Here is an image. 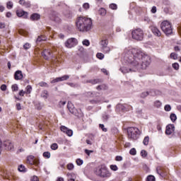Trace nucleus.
I'll use <instances>...</instances> for the list:
<instances>
[{
    "instance_id": "f257e3e1",
    "label": "nucleus",
    "mask_w": 181,
    "mask_h": 181,
    "mask_svg": "<svg viewBox=\"0 0 181 181\" xmlns=\"http://www.w3.org/2000/svg\"><path fill=\"white\" fill-rule=\"evenodd\" d=\"M124 55L125 62L129 63L130 67H134V69L122 66L120 71L123 74L129 73V71H136L139 64L143 70H146L151 64V57L142 52L141 49L128 47L124 49Z\"/></svg>"
},
{
    "instance_id": "f03ea898",
    "label": "nucleus",
    "mask_w": 181,
    "mask_h": 181,
    "mask_svg": "<svg viewBox=\"0 0 181 181\" xmlns=\"http://www.w3.org/2000/svg\"><path fill=\"white\" fill-rule=\"evenodd\" d=\"M76 25L79 32H90L93 29V20L88 17L80 16L77 18Z\"/></svg>"
},
{
    "instance_id": "7ed1b4c3",
    "label": "nucleus",
    "mask_w": 181,
    "mask_h": 181,
    "mask_svg": "<svg viewBox=\"0 0 181 181\" xmlns=\"http://www.w3.org/2000/svg\"><path fill=\"white\" fill-rule=\"evenodd\" d=\"M95 175L99 176V177L108 179V177H111L112 173L110 171H109L108 168L105 167V165H101L96 169Z\"/></svg>"
},
{
    "instance_id": "20e7f679",
    "label": "nucleus",
    "mask_w": 181,
    "mask_h": 181,
    "mask_svg": "<svg viewBox=\"0 0 181 181\" xmlns=\"http://www.w3.org/2000/svg\"><path fill=\"white\" fill-rule=\"evenodd\" d=\"M127 135L129 139L136 141V139L141 135V131L136 127H129L127 129Z\"/></svg>"
},
{
    "instance_id": "39448f33",
    "label": "nucleus",
    "mask_w": 181,
    "mask_h": 181,
    "mask_svg": "<svg viewBox=\"0 0 181 181\" xmlns=\"http://www.w3.org/2000/svg\"><path fill=\"white\" fill-rule=\"evenodd\" d=\"M160 28L166 36H169V35H172V33H173L172 23L168 21H163L160 24Z\"/></svg>"
},
{
    "instance_id": "423d86ee",
    "label": "nucleus",
    "mask_w": 181,
    "mask_h": 181,
    "mask_svg": "<svg viewBox=\"0 0 181 181\" xmlns=\"http://www.w3.org/2000/svg\"><path fill=\"white\" fill-rule=\"evenodd\" d=\"M100 52L103 53L107 54L111 52V48L108 47V40L105 39L102 40L99 42Z\"/></svg>"
},
{
    "instance_id": "0eeeda50",
    "label": "nucleus",
    "mask_w": 181,
    "mask_h": 181,
    "mask_svg": "<svg viewBox=\"0 0 181 181\" xmlns=\"http://www.w3.org/2000/svg\"><path fill=\"white\" fill-rule=\"evenodd\" d=\"M67 108L69 112L75 115V117H78V118L83 117V113H81V111L78 112V110L74 107V105H73L71 102H68Z\"/></svg>"
},
{
    "instance_id": "6e6552de",
    "label": "nucleus",
    "mask_w": 181,
    "mask_h": 181,
    "mask_svg": "<svg viewBox=\"0 0 181 181\" xmlns=\"http://www.w3.org/2000/svg\"><path fill=\"white\" fill-rule=\"evenodd\" d=\"M132 38L135 40H143L144 39V31L141 30L140 28L134 30L132 32Z\"/></svg>"
},
{
    "instance_id": "1a4fd4ad",
    "label": "nucleus",
    "mask_w": 181,
    "mask_h": 181,
    "mask_svg": "<svg viewBox=\"0 0 181 181\" xmlns=\"http://www.w3.org/2000/svg\"><path fill=\"white\" fill-rule=\"evenodd\" d=\"M157 173L161 176V177H166L168 173H169V170L165 167H158Z\"/></svg>"
},
{
    "instance_id": "9d476101",
    "label": "nucleus",
    "mask_w": 181,
    "mask_h": 181,
    "mask_svg": "<svg viewBox=\"0 0 181 181\" xmlns=\"http://www.w3.org/2000/svg\"><path fill=\"white\" fill-rule=\"evenodd\" d=\"M157 93H159V91L151 89L149 91L142 92L140 94V97L141 98H146L148 95H152V96L158 95Z\"/></svg>"
},
{
    "instance_id": "9b49d317",
    "label": "nucleus",
    "mask_w": 181,
    "mask_h": 181,
    "mask_svg": "<svg viewBox=\"0 0 181 181\" xmlns=\"http://www.w3.org/2000/svg\"><path fill=\"white\" fill-rule=\"evenodd\" d=\"M76 45H77V40L76 38H69L65 42V46L68 49H71V47H74Z\"/></svg>"
},
{
    "instance_id": "f8f14e48",
    "label": "nucleus",
    "mask_w": 181,
    "mask_h": 181,
    "mask_svg": "<svg viewBox=\"0 0 181 181\" xmlns=\"http://www.w3.org/2000/svg\"><path fill=\"white\" fill-rule=\"evenodd\" d=\"M1 148L6 151H12L13 149V144H12L11 141L6 140L3 142Z\"/></svg>"
},
{
    "instance_id": "ddd939ff",
    "label": "nucleus",
    "mask_w": 181,
    "mask_h": 181,
    "mask_svg": "<svg viewBox=\"0 0 181 181\" xmlns=\"http://www.w3.org/2000/svg\"><path fill=\"white\" fill-rule=\"evenodd\" d=\"M117 108H119L120 111H122V112H125L129 111V110H132V106L128 104H124L117 105Z\"/></svg>"
},
{
    "instance_id": "4468645a",
    "label": "nucleus",
    "mask_w": 181,
    "mask_h": 181,
    "mask_svg": "<svg viewBox=\"0 0 181 181\" xmlns=\"http://www.w3.org/2000/svg\"><path fill=\"white\" fill-rule=\"evenodd\" d=\"M70 78V76L69 75H64L62 77L56 78L55 79H53L51 83L53 84L54 83H59V81H66V80H69Z\"/></svg>"
},
{
    "instance_id": "2eb2a0df",
    "label": "nucleus",
    "mask_w": 181,
    "mask_h": 181,
    "mask_svg": "<svg viewBox=\"0 0 181 181\" xmlns=\"http://www.w3.org/2000/svg\"><path fill=\"white\" fill-rule=\"evenodd\" d=\"M50 54H52V52L49 48H45L43 52H42V56L44 57V59H45V60H47L49 59Z\"/></svg>"
},
{
    "instance_id": "dca6fc26",
    "label": "nucleus",
    "mask_w": 181,
    "mask_h": 181,
    "mask_svg": "<svg viewBox=\"0 0 181 181\" xmlns=\"http://www.w3.org/2000/svg\"><path fill=\"white\" fill-rule=\"evenodd\" d=\"M151 30L155 36H157L158 37L162 36V33H160V30H159V29L156 26H151Z\"/></svg>"
},
{
    "instance_id": "f3484780",
    "label": "nucleus",
    "mask_w": 181,
    "mask_h": 181,
    "mask_svg": "<svg viewBox=\"0 0 181 181\" xmlns=\"http://www.w3.org/2000/svg\"><path fill=\"white\" fill-rule=\"evenodd\" d=\"M175 132V125L168 124L166 127L165 134L166 135H171L173 132Z\"/></svg>"
},
{
    "instance_id": "a211bd4d",
    "label": "nucleus",
    "mask_w": 181,
    "mask_h": 181,
    "mask_svg": "<svg viewBox=\"0 0 181 181\" xmlns=\"http://www.w3.org/2000/svg\"><path fill=\"white\" fill-rule=\"evenodd\" d=\"M16 15L19 18H22V17L24 18V19H26V18H28V13L23 11H17Z\"/></svg>"
},
{
    "instance_id": "6ab92c4d",
    "label": "nucleus",
    "mask_w": 181,
    "mask_h": 181,
    "mask_svg": "<svg viewBox=\"0 0 181 181\" xmlns=\"http://www.w3.org/2000/svg\"><path fill=\"white\" fill-rule=\"evenodd\" d=\"M15 80H22L23 78V74H22V71H17L14 74Z\"/></svg>"
},
{
    "instance_id": "aec40b11",
    "label": "nucleus",
    "mask_w": 181,
    "mask_h": 181,
    "mask_svg": "<svg viewBox=\"0 0 181 181\" xmlns=\"http://www.w3.org/2000/svg\"><path fill=\"white\" fill-rule=\"evenodd\" d=\"M27 161L30 165H34V163H36V160H35V156H29L27 158Z\"/></svg>"
},
{
    "instance_id": "412c9836",
    "label": "nucleus",
    "mask_w": 181,
    "mask_h": 181,
    "mask_svg": "<svg viewBox=\"0 0 181 181\" xmlns=\"http://www.w3.org/2000/svg\"><path fill=\"white\" fill-rule=\"evenodd\" d=\"M30 19L31 21H38V19H40V15L38 13H34L31 15Z\"/></svg>"
},
{
    "instance_id": "4be33fe9",
    "label": "nucleus",
    "mask_w": 181,
    "mask_h": 181,
    "mask_svg": "<svg viewBox=\"0 0 181 181\" xmlns=\"http://www.w3.org/2000/svg\"><path fill=\"white\" fill-rule=\"evenodd\" d=\"M98 13L101 16H105V15H107V10H105V8H101L99 9Z\"/></svg>"
},
{
    "instance_id": "5701e85b",
    "label": "nucleus",
    "mask_w": 181,
    "mask_h": 181,
    "mask_svg": "<svg viewBox=\"0 0 181 181\" xmlns=\"http://www.w3.org/2000/svg\"><path fill=\"white\" fill-rule=\"evenodd\" d=\"M44 40H46V37L45 36H43V35L38 36V37L36 40V42L39 43L40 42H43Z\"/></svg>"
},
{
    "instance_id": "b1692460",
    "label": "nucleus",
    "mask_w": 181,
    "mask_h": 181,
    "mask_svg": "<svg viewBox=\"0 0 181 181\" xmlns=\"http://www.w3.org/2000/svg\"><path fill=\"white\" fill-rule=\"evenodd\" d=\"M66 176L68 177V180L76 178V175L74 173H67Z\"/></svg>"
},
{
    "instance_id": "393cba45",
    "label": "nucleus",
    "mask_w": 181,
    "mask_h": 181,
    "mask_svg": "<svg viewBox=\"0 0 181 181\" xmlns=\"http://www.w3.org/2000/svg\"><path fill=\"white\" fill-rule=\"evenodd\" d=\"M41 96L43 98H47V97H49V92H47V90H44L41 95Z\"/></svg>"
},
{
    "instance_id": "a878e982",
    "label": "nucleus",
    "mask_w": 181,
    "mask_h": 181,
    "mask_svg": "<svg viewBox=\"0 0 181 181\" xmlns=\"http://www.w3.org/2000/svg\"><path fill=\"white\" fill-rule=\"evenodd\" d=\"M87 83H90V84H97L98 83H100V79L89 80Z\"/></svg>"
},
{
    "instance_id": "bb28decb",
    "label": "nucleus",
    "mask_w": 181,
    "mask_h": 181,
    "mask_svg": "<svg viewBox=\"0 0 181 181\" xmlns=\"http://www.w3.org/2000/svg\"><path fill=\"white\" fill-rule=\"evenodd\" d=\"M170 118L171 121H173V122H175V121H176V119H177V117H176V115L174 113H172L170 115Z\"/></svg>"
},
{
    "instance_id": "cd10ccee",
    "label": "nucleus",
    "mask_w": 181,
    "mask_h": 181,
    "mask_svg": "<svg viewBox=\"0 0 181 181\" xmlns=\"http://www.w3.org/2000/svg\"><path fill=\"white\" fill-rule=\"evenodd\" d=\"M154 105H155V107H156V108H160V107L162 105V103H160V101H159V100H156L154 103Z\"/></svg>"
},
{
    "instance_id": "c85d7f7f",
    "label": "nucleus",
    "mask_w": 181,
    "mask_h": 181,
    "mask_svg": "<svg viewBox=\"0 0 181 181\" xmlns=\"http://www.w3.org/2000/svg\"><path fill=\"white\" fill-rule=\"evenodd\" d=\"M25 90H26L27 94H30V93L32 91V86L30 85L27 86L25 88Z\"/></svg>"
},
{
    "instance_id": "c756f323",
    "label": "nucleus",
    "mask_w": 181,
    "mask_h": 181,
    "mask_svg": "<svg viewBox=\"0 0 181 181\" xmlns=\"http://www.w3.org/2000/svg\"><path fill=\"white\" fill-rule=\"evenodd\" d=\"M69 128L66 127V126H61V131L66 134L69 131Z\"/></svg>"
},
{
    "instance_id": "7c9ffc66",
    "label": "nucleus",
    "mask_w": 181,
    "mask_h": 181,
    "mask_svg": "<svg viewBox=\"0 0 181 181\" xmlns=\"http://www.w3.org/2000/svg\"><path fill=\"white\" fill-rule=\"evenodd\" d=\"M144 145H148L149 144V136H146L143 141Z\"/></svg>"
},
{
    "instance_id": "2f4dec72",
    "label": "nucleus",
    "mask_w": 181,
    "mask_h": 181,
    "mask_svg": "<svg viewBox=\"0 0 181 181\" xmlns=\"http://www.w3.org/2000/svg\"><path fill=\"white\" fill-rule=\"evenodd\" d=\"M110 168L111 170H113V172H117V170H118V167L115 165H111Z\"/></svg>"
},
{
    "instance_id": "473e14b6",
    "label": "nucleus",
    "mask_w": 181,
    "mask_h": 181,
    "mask_svg": "<svg viewBox=\"0 0 181 181\" xmlns=\"http://www.w3.org/2000/svg\"><path fill=\"white\" fill-rule=\"evenodd\" d=\"M57 148H59V146L56 143H54L51 145V149H52V151H56Z\"/></svg>"
},
{
    "instance_id": "72a5a7b5",
    "label": "nucleus",
    "mask_w": 181,
    "mask_h": 181,
    "mask_svg": "<svg viewBox=\"0 0 181 181\" xmlns=\"http://www.w3.org/2000/svg\"><path fill=\"white\" fill-rule=\"evenodd\" d=\"M12 91H18L19 90V88L18 87L17 84H13L11 86Z\"/></svg>"
},
{
    "instance_id": "f704fd0d",
    "label": "nucleus",
    "mask_w": 181,
    "mask_h": 181,
    "mask_svg": "<svg viewBox=\"0 0 181 181\" xmlns=\"http://www.w3.org/2000/svg\"><path fill=\"white\" fill-rule=\"evenodd\" d=\"M44 158H47V159L50 158V152L47 151L43 153Z\"/></svg>"
},
{
    "instance_id": "c9c22d12",
    "label": "nucleus",
    "mask_w": 181,
    "mask_h": 181,
    "mask_svg": "<svg viewBox=\"0 0 181 181\" xmlns=\"http://www.w3.org/2000/svg\"><path fill=\"white\" fill-rule=\"evenodd\" d=\"M170 58L173 59L174 60L177 59V54L173 52L170 54Z\"/></svg>"
},
{
    "instance_id": "e433bc0d",
    "label": "nucleus",
    "mask_w": 181,
    "mask_h": 181,
    "mask_svg": "<svg viewBox=\"0 0 181 181\" xmlns=\"http://www.w3.org/2000/svg\"><path fill=\"white\" fill-rule=\"evenodd\" d=\"M99 127L102 129V131H103V132H107V131H108V129H107V128H105V126H104V124H100Z\"/></svg>"
},
{
    "instance_id": "4c0bfd02",
    "label": "nucleus",
    "mask_w": 181,
    "mask_h": 181,
    "mask_svg": "<svg viewBox=\"0 0 181 181\" xmlns=\"http://www.w3.org/2000/svg\"><path fill=\"white\" fill-rule=\"evenodd\" d=\"M73 169H74V165H73L72 163H69L67 165V170H73Z\"/></svg>"
},
{
    "instance_id": "58836bf2",
    "label": "nucleus",
    "mask_w": 181,
    "mask_h": 181,
    "mask_svg": "<svg viewBox=\"0 0 181 181\" xmlns=\"http://www.w3.org/2000/svg\"><path fill=\"white\" fill-rule=\"evenodd\" d=\"M7 8L8 9H12L13 8V3L12 1L7 2Z\"/></svg>"
},
{
    "instance_id": "ea45409f",
    "label": "nucleus",
    "mask_w": 181,
    "mask_h": 181,
    "mask_svg": "<svg viewBox=\"0 0 181 181\" xmlns=\"http://www.w3.org/2000/svg\"><path fill=\"white\" fill-rule=\"evenodd\" d=\"M96 57H98V59H100L101 60V59H104V54L98 52L96 54Z\"/></svg>"
},
{
    "instance_id": "a19ab883",
    "label": "nucleus",
    "mask_w": 181,
    "mask_h": 181,
    "mask_svg": "<svg viewBox=\"0 0 181 181\" xmlns=\"http://www.w3.org/2000/svg\"><path fill=\"white\" fill-rule=\"evenodd\" d=\"M66 134L68 136H73V130L69 129L68 131L66 132Z\"/></svg>"
},
{
    "instance_id": "79ce46f5",
    "label": "nucleus",
    "mask_w": 181,
    "mask_h": 181,
    "mask_svg": "<svg viewBox=\"0 0 181 181\" xmlns=\"http://www.w3.org/2000/svg\"><path fill=\"white\" fill-rule=\"evenodd\" d=\"M147 181H155V176H153V175H148L147 177Z\"/></svg>"
},
{
    "instance_id": "37998d69",
    "label": "nucleus",
    "mask_w": 181,
    "mask_h": 181,
    "mask_svg": "<svg viewBox=\"0 0 181 181\" xmlns=\"http://www.w3.org/2000/svg\"><path fill=\"white\" fill-rule=\"evenodd\" d=\"M165 111L169 112L170 110H172V107L170 106V105H165L164 107Z\"/></svg>"
},
{
    "instance_id": "c03bdc74",
    "label": "nucleus",
    "mask_w": 181,
    "mask_h": 181,
    "mask_svg": "<svg viewBox=\"0 0 181 181\" xmlns=\"http://www.w3.org/2000/svg\"><path fill=\"white\" fill-rule=\"evenodd\" d=\"M83 163V160L80 159V158H78L76 159V164L78 165V166H81V165Z\"/></svg>"
},
{
    "instance_id": "a18cd8bd",
    "label": "nucleus",
    "mask_w": 181,
    "mask_h": 181,
    "mask_svg": "<svg viewBox=\"0 0 181 181\" xmlns=\"http://www.w3.org/2000/svg\"><path fill=\"white\" fill-rule=\"evenodd\" d=\"M141 156H142L143 158H146L148 153H146V151L142 150V151H141Z\"/></svg>"
},
{
    "instance_id": "49530a36",
    "label": "nucleus",
    "mask_w": 181,
    "mask_h": 181,
    "mask_svg": "<svg viewBox=\"0 0 181 181\" xmlns=\"http://www.w3.org/2000/svg\"><path fill=\"white\" fill-rule=\"evenodd\" d=\"M130 155H136V150L135 148H132L129 151Z\"/></svg>"
},
{
    "instance_id": "de8ad7c7",
    "label": "nucleus",
    "mask_w": 181,
    "mask_h": 181,
    "mask_svg": "<svg viewBox=\"0 0 181 181\" xmlns=\"http://www.w3.org/2000/svg\"><path fill=\"white\" fill-rule=\"evenodd\" d=\"M82 43L84 46H90V41L88 40H84Z\"/></svg>"
},
{
    "instance_id": "09e8293b",
    "label": "nucleus",
    "mask_w": 181,
    "mask_h": 181,
    "mask_svg": "<svg viewBox=\"0 0 181 181\" xmlns=\"http://www.w3.org/2000/svg\"><path fill=\"white\" fill-rule=\"evenodd\" d=\"M103 121H107L108 118H110V115H108L107 114H104L103 115Z\"/></svg>"
},
{
    "instance_id": "8fccbe9b",
    "label": "nucleus",
    "mask_w": 181,
    "mask_h": 181,
    "mask_svg": "<svg viewBox=\"0 0 181 181\" xmlns=\"http://www.w3.org/2000/svg\"><path fill=\"white\" fill-rule=\"evenodd\" d=\"M173 69H175V70H179V64L177 63L173 64Z\"/></svg>"
},
{
    "instance_id": "3c124183",
    "label": "nucleus",
    "mask_w": 181,
    "mask_h": 181,
    "mask_svg": "<svg viewBox=\"0 0 181 181\" xmlns=\"http://www.w3.org/2000/svg\"><path fill=\"white\" fill-rule=\"evenodd\" d=\"M52 21H54V22H60V18L57 16L51 18Z\"/></svg>"
},
{
    "instance_id": "603ef678",
    "label": "nucleus",
    "mask_w": 181,
    "mask_h": 181,
    "mask_svg": "<svg viewBox=\"0 0 181 181\" xmlns=\"http://www.w3.org/2000/svg\"><path fill=\"white\" fill-rule=\"evenodd\" d=\"M110 9L115 10V9H117V4H112L110 5Z\"/></svg>"
},
{
    "instance_id": "864d4df0",
    "label": "nucleus",
    "mask_w": 181,
    "mask_h": 181,
    "mask_svg": "<svg viewBox=\"0 0 181 181\" xmlns=\"http://www.w3.org/2000/svg\"><path fill=\"white\" fill-rule=\"evenodd\" d=\"M19 4H20V5H24V6H28V4H26V1H25V0H20Z\"/></svg>"
},
{
    "instance_id": "5fc2aeb1",
    "label": "nucleus",
    "mask_w": 181,
    "mask_h": 181,
    "mask_svg": "<svg viewBox=\"0 0 181 181\" xmlns=\"http://www.w3.org/2000/svg\"><path fill=\"white\" fill-rule=\"evenodd\" d=\"M18 170H19V172H25V166H23V165H20L19 167H18Z\"/></svg>"
},
{
    "instance_id": "6e6d98bb",
    "label": "nucleus",
    "mask_w": 181,
    "mask_h": 181,
    "mask_svg": "<svg viewBox=\"0 0 181 181\" xmlns=\"http://www.w3.org/2000/svg\"><path fill=\"white\" fill-rule=\"evenodd\" d=\"M115 160H117V162H121V160H122V156H116Z\"/></svg>"
},
{
    "instance_id": "4d7b16f0",
    "label": "nucleus",
    "mask_w": 181,
    "mask_h": 181,
    "mask_svg": "<svg viewBox=\"0 0 181 181\" xmlns=\"http://www.w3.org/2000/svg\"><path fill=\"white\" fill-rule=\"evenodd\" d=\"M24 49H25V50H28V49H29L30 47V43H25L23 45Z\"/></svg>"
},
{
    "instance_id": "13d9d810",
    "label": "nucleus",
    "mask_w": 181,
    "mask_h": 181,
    "mask_svg": "<svg viewBox=\"0 0 181 181\" xmlns=\"http://www.w3.org/2000/svg\"><path fill=\"white\" fill-rule=\"evenodd\" d=\"M0 88L2 91H6V85L5 84L1 85Z\"/></svg>"
},
{
    "instance_id": "bf43d9fd",
    "label": "nucleus",
    "mask_w": 181,
    "mask_h": 181,
    "mask_svg": "<svg viewBox=\"0 0 181 181\" xmlns=\"http://www.w3.org/2000/svg\"><path fill=\"white\" fill-rule=\"evenodd\" d=\"M39 86H40V87H47V83H46L45 82H40L39 83Z\"/></svg>"
},
{
    "instance_id": "052dcab7",
    "label": "nucleus",
    "mask_w": 181,
    "mask_h": 181,
    "mask_svg": "<svg viewBox=\"0 0 181 181\" xmlns=\"http://www.w3.org/2000/svg\"><path fill=\"white\" fill-rule=\"evenodd\" d=\"M84 9H88V8H90V4H88V3H85L83 5Z\"/></svg>"
},
{
    "instance_id": "680f3d73",
    "label": "nucleus",
    "mask_w": 181,
    "mask_h": 181,
    "mask_svg": "<svg viewBox=\"0 0 181 181\" xmlns=\"http://www.w3.org/2000/svg\"><path fill=\"white\" fill-rule=\"evenodd\" d=\"M16 108H17L18 111H21V110H22V106H21V103L16 104Z\"/></svg>"
},
{
    "instance_id": "e2e57ef3",
    "label": "nucleus",
    "mask_w": 181,
    "mask_h": 181,
    "mask_svg": "<svg viewBox=\"0 0 181 181\" xmlns=\"http://www.w3.org/2000/svg\"><path fill=\"white\" fill-rule=\"evenodd\" d=\"M85 153H86V155H88V156H90V153H93V151L86 149Z\"/></svg>"
},
{
    "instance_id": "0e129e2a",
    "label": "nucleus",
    "mask_w": 181,
    "mask_h": 181,
    "mask_svg": "<svg viewBox=\"0 0 181 181\" xmlns=\"http://www.w3.org/2000/svg\"><path fill=\"white\" fill-rule=\"evenodd\" d=\"M26 93V92H25L23 90H21L20 92H19V95H21V97H23V95H25V94Z\"/></svg>"
},
{
    "instance_id": "69168bd1",
    "label": "nucleus",
    "mask_w": 181,
    "mask_h": 181,
    "mask_svg": "<svg viewBox=\"0 0 181 181\" xmlns=\"http://www.w3.org/2000/svg\"><path fill=\"white\" fill-rule=\"evenodd\" d=\"M31 181H39V178L37 176H33L31 178Z\"/></svg>"
},
{
    "instance_id": "338daca9",
    "label": "nucleus",
    "mask_w": 181,
    "mask_h": 181,
    "mask_svg": "<svg viewBox=\"0 0 181 181\" xmlns=\"http://www.w3.org/2000/svg\"><path fill=\"white\" fill-rule=\"evenodd\" d=\"M96 88L97 90H104V85H99Z\"/></svg>"
},
{
    "instance_id": "774afa93",
    "label": "nucleus",
    "mask_w": 181,
    "mask_h": 181,
    "mask_svg": "<svg viewBox=\"0 0 181 181\" xmlns=\"http://www.w3.org/2000/svg\"><path fill=\"white\" fill-rule=\"evenodd\" d=\"M152 13H156V6H153L151 8Z\"/></svg>"
}]
</instances>
